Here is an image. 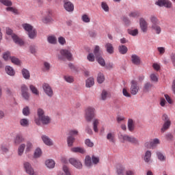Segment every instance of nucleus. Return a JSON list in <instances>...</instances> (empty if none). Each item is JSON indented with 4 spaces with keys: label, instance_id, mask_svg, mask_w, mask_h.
I'll return each instance as SVG.
<instances>
[{
    "label": "nucleus",
    "instance_id": "obj_17",
    "mask_svg": "<svg viewBox=\"0 0 175 175\" xmlns=\"http://www.w3.org/2000/svg\"><path fill=\"white\" fill-rule=\"evenodd\" d=\"M41 139L46 146H53V141L46 135H42Z\"/></svg>",
    "mask_w": 175,
    "mask_h": 175
},
{
    "label": "nucleus",
    "instance_id": "obj_59",
    "mask_svg": "<svg viewBox=\"0 0 175 175\" xmlns=\"http://www.w3.org/2000/svg\"><path fill=\"white\" fill-rule=\"evenodd\" d=\"M3 59H5V61H8V59H9V58H11L10 57V52H9V51L5 52L3 55Z\"/></svg>",
    "mask_w": 175,
    "mask_h": 175
},
{
    "label": "nucleus",
    "instance_id": "obj_21",
    "mask_svg": "<svg viewBox=\"0 0 175 175\" xmlns=\"http://www.w3.org/2000/svg\"><path fill=\"white\" fill-rule=\"evenodd\" d=\"M131 61L134 65H140V57L137 55H132Z\"/></svg>",
    "mask_w": 175,
    "mask_h": 175
},
{
    "label": "nucleus",
    "instance_id": "obj_3",
    "mask_svg": "<svg viewBox=\"0 0 175 175\" xmlns=\"http://www.w3.org/2000/svg\"><path fill=\"white\" fill-rule=\"evenodd\" d=\"M38 116L40 121L43 125H49L51 122V118L49 116L44 115V111L42 109H38Z\"/></svg>",
    "mask_w": 175,
    "mask_h": 175
},
{
    "label": "nucleus",
    "instance_id": "obj_18",
    "mask_svg": "<svg viewBox=\"0 0 175 175\" xmlns=\"http://www.w3.org/2000/svg\"><path fill=\"white\" fill-rule=\"evenodd\" d=\"M24 140H25V139H24V137H23V135L17 134L14 138V144L16 145H18L23 143Z\"/></svg>",
    "mask_w": 175,
    "mask_h": 175
},
{
    "label": "nucleus",
    "instance_id": "obj_29",
    "mask_svg": "<svg viewBox=\"0 0 175 175\" xmlns=\"http://www.w3.org/2000/svg\"><path fill=\"white\" fill-rule=\"evenodd\" d=\"M117 174L118 175H125V168L122 165L117 167Z\"/></svg>",
    "mask_w": 175,
    "mask_h": 175
},
{
    "label": "nucleus",
    "instance_id": "obj_57",
    "mask_svg": "<svg viewBox=\"0 0 175 175\" xmlns=\"http://www.w3.org/2000/svg\"><path fill=\"white\" fill-rule=\"evenodd\" d=\"M85 144L88 146V147H92L94 146V142H91V139H87L85 141Z\"/></svg>",
    "mask_w": 175,
    "mask_h": 175
},
{
    "label": "nucleus",
    "instance_id": "obj_12",
    "mask_svg": "<svg viewBox=\"0 0 175 175\" xmlns=\"http://www.w3.org/2000/svg\"><path fill=\"white\" fill-rule=\"evenodd\" d=\"M42 88L44 90V92L48 96H53L54 95V93L53 92V89L51 88V86L49 83H43L42 84Z\"/></svg>",
    "mask_w": 175,
    "mask_h": 175
},
{
    "label": "nucleus",
    "instance_id": "obj_28",
    "mask_svg": "<svg viewBox=\"0 0 175 175\" xmlns=\"http://www.w3.org/2000/svg\"><path fill=\"white\" fill-rule=\"evenodd\" d=\"M98 125H99V120L94 119L93 121V129L94 131L96 132V133H98L99 131V129H98Z\"/></svg>",
    "mask_w": 175,
    "mask_h": 175
},
{
    "label": "nucleus",
    "instance_id": "obj_61",
    "mask_svg": "<svg viewBox=\"0 0 175 175\" xmlns=\"http://www.w3.org/2000/svg\"><path fill=\"white\" fill-rule=\"evenodd\" d=\"M152 87V85L150 83H147L145 84L144 87V91H148L150 90V88H151Z\"/></svg>",
    "mask_w": 175,
    "mask_h": 175
},
{
    "label": "nucleus",
    "instance_id": "obj_16",
    "mask_svg": "<svg viewBox=\"0 0 175 175\" xmlns=\"http://www.w3.org/2000/svg\"><path fill=\"white\" fill-rule=\"evenodd\" d=\"M64 7L66 12H73L75 10V5L70 1H65Z\"/></svg>",
    "mask_w": 175,
    "mask_h": 175
},
{
    "label": "nucleus",
    "instance_id": "obj_9",
    "mask_svg": "<svg viewBox=\"0 0 175 175\" xmlns=\"http://www.w3.org/2000/svg\"><path fill=\"white\" fill-rule=\"evenodd\" d=\"M131 86L130 88L131 94L132 95H137V94L139 92V90L140 89L139 88V85H137V81L133 80L131 82Z\"/></svg>",
    "mask_w": 175,
    "mask_h": 175
},
{
    "label": "nucleus",
    "instance_id": "obj_20",
    "mask_svg": "<svg viewBox=\"0 0 175 175\" xmlns=\"http://www.w3.org/2000/svg\"><path fill=\"white\" fill-rule=\"evenodd\" d=\"M151 155H152L151 151L147 150L145 152V154L144 157V162H146V163H148L149 162H150L151 161Z\"/></svg>",
    "mask_w": 175,
    "mask_h": 175
},
{
    "label": "nucleus",
    "instance_id": "obj_4",
    "mask_svg": "<svg viewBox=\"0 0 175 175\" xmlns=\"http://www.w3.org/2000/svg\"><path fill=\"white\" fill-rule=\"evenodd\" d=\"M22 27L23 29L27 32L30 39H35V38H36V30L33 27H32V25L28 23H25L22 25Z\"/></svg>",
    "mask_w": 175,
    "mask_h": 175
},
{
    "label": "nucleus",
    "instance_id": "obj_23",
    "mask_svg": "<svg viewBox=\"0 0 175 175\" xmlns=\"http://www.w3.org/2000/svg\"><path fill=\"white\" fill-rule=\"evenodd\" d=\"M45 165L49 169H53L55 166V161L53 159H48L45 161Z\"/></svg>",
    "mask_w": 175,
    "mask_h": 175
},
{
    "label": "nucleus",
    "instance_id": "obj_44",
    "mask_svg": "<svg viewBox=\"0 0 175 175\" xmlns=\"http://www.w3.org/2000/svg\"><path fill=\"white\" fill-rule=\"evenodd\" d=\"M29 88L33 94L35 95H39V91L33 85H30Z\"/></svg>",
    "mask_w": 175,
    "mask_h": 175
},
{
    "label": "nucleus",
    "instance_id": "obj_14",
    "mask_svg": "<svg viewBox=\"0 0 175 175\" xmlns=\"http://www.w3.org/2000/svg\"><path fill=\"white\" fill-rule=\"evenodd\" d=\"M60 54L62 57H64L68 61H72V53L66 49H62L60 51Z\"/></svg>",
    "mask_w": 175,
    "mask_h": 175
},
{
    "label": "nucleus",
    "instance_id": "obj_45",
    "mask_svg": "<svg viewBox=\"0 0 175 175\" xmlns=\"http://www.w3.org/2000/svg\"><path fill=\"white\" fill-rule=\"evenodd\" d=\"M10 59L11 62H12V64H14V65H20L21 64L20 59H18V58L16 57H10Z\"/></svg>",
    "mask_w": 175,
    "mask_h": 175
},
{
    "label": "nucleus",
    "instance_id": "obj_22",
    "mask_svg": "<svg viewBox=\"0 0 175 175\" xmlns=\"http://www.w3.org/2000/svg\"><path fill=\"white\" fill-rule=\"evenodd\" d=\"M170 125H172V122H170V120L165 121L161 128V132L163 133V132L167 131V129L170 128Z\"/></svg>",
    "mask_w": 175,
    "mask_h": 175
},
{
    "label": "nucleus",
    "instance_id": "obj_8",
    "mask_svg": "<svg viewBox=\"0 0 175 175\" xmlns=\"http://www.w3.org/2000/svg\"><path fill=\"white\" fill-rule=\"evenodd\" d=\"M155 5L162 8H166L167 9H172L173 8V3L170 0H158L155 2Z\"/></svg>",
    "mask_w": 175,
    "mask_h": 175
},
{
    "label": "nucleus",
    "instance_id": "obj_5",
    "mask_svg": "<svg viewBox=\"0 0 175 175\" xmlns=\"http://www.w3.org/2000/svg\"><path fill=\"white\" fill-rule=\"evenodd\" d=\"M119 137L121 140H122L123 143H125V142H128V143H131V144H135V145L139 144V139H137L136 137L133 136H129L125 134V135H120Z\"/></svg>",
    "mask_w": 175,
    "mask_h": 175
},
{
    "label": "nucleus",
    "instance_id": "obj_38",
    "mask_svg": "<svg viewBox=\"0 0 175 175\" xmlns=\"http://www.w3.org/2000/svg\"><path fill=\"white\" fill-rule=\"evenodd\" d=\"M48 42L51 43V44H55V43H57V38L54 36H50L48 37Z\"/></svg>",
    "mask_w": 175,
    "mask_h": 175
},
{
    "label": "nucleus",
    "instance_id": "obj_48",
    "mask_svg": "<svg viewBox=\"0 0 175 175\" xmlns=\"http://www.w3.org/2000/svg\"><path fill=\"white\" fill-rule=\"evenodd\" d=\"M99 161H100L99 157L95 155L92 156V163H94V165H98V163H99Z\"/></svg>",
    "mask_w": 175,
    "mask_h": 175
},
{
    "label": "nucleus",
    "instance_id": "obj_19",
    "mask_svg": "<svg viewBox=\"0 0 175 175\" xmlns=\"http://www.w3.org/2000/svg\"><path fill=\"white\" fill-rule=\"evenodd\" d=\"M72 152H79V154H85L86 150L84 148L81 147H74L70 149Z\"/></svg>",
    "mask_w": 175,
    "mask_h": 175
},
{
    "label": "nucleus",
    "instance_id": "obj_6",
    "mask_svg": "<svg viewBox=\"0 0 175 175\" xmlns=\"http://www.w3.org/2000/svg\"><path fill=\"white\" fill-rule=\"evenodd\" d=\"M6 33L7 35L12 36V38L16 44H19V46H23V44H24V41H23L21 38H18L16 34H13V30H12V29L6 28Z\"/></svg>",
    "mask_w": 175,
    "mask_h": 175
},
{
    "label": "nucleus",
    "instance_id": "obj_37",
    "mask_svg": "<svg viewBox=\"0 0 175 175\" xmlns=\"http://www.w3.org/2000/svg\"><path fill=\"white\" fill-rule=\"evenodd\" d=\"M5 10L7 12H11L12 13H14V14H18V10L13 7H7Z\"/></svg>",
    "mask_w": 175,
    "mask_h": 175
},
{
    "label": "nucleus",
    "instance_id": "obj_53",
    "mask_svg": "<svg viewBox=\"0 0 175 175\" xmlns=\"http://www.w3.org/2000/svg\"><path fill=\"white\" fill-rule=\"evenodd\" d=\"M129 35H132V36H136L139 33V30L137 29L133 30H129Z\"/></svg>",
    "mask_w": 175,
    "mask_h": 175
},
{
    "label": "nucleus",
    "instance_id": "obj_39",
    "mask_svg": "<svg viewBox=\"0 0 175 175\" xmlns=\"http://www.w3.org/2000/svg\"><path fill=\"white\" fill-rule=\"evenodd\" d=\"M114 137H116V135L113 133H109L107 135V140L111 143H114Z\"/></svg>",
    "mask_w": 175,
    "mask_h": 175
},
{
    "label": "nucleus",
    "instance_id": "obj_56",
    "mask_svg": "<svg viewBox=\"0 0 175 175\" xmlns=\"http://www.w3.org/2000/svg\"><path fill=\"white\" fill-rule=\"evenodd\" d=\"M101 7L105 10V12H109V5L105 2L101 3Z\"/></svg>",
    "mask_w": 175,
    "mask_h": 175
},
{
    "label": "nucleus",
    "instance_id": "obj_7",
    "mask_svg": "<svg viewBox=\"0 0 175 175\" xmlns=\"http://www.w3.org/2000/svg\"><path fill=\"white\" fill-rule=\"evenodd\" d=\"M95 117V109L94 107H89L85 110V118L86 121L91 122L92 118Z\"/></svg>",
    "mask_w": 175,
    "mask_h": 175
},
{
    "label": "nucleus",
    "instance_id": "obj_60",
    "mask_svg": "<svg viewBox=\"0 0 175 175\" xmlns=\"http://www.w3.org/2000/svg\"><path fill=\"white\" fill-rule=\"evenodd\" d=\"M58 42L59 44H62V46H64V44L66 43V40H65V38L64 37H59L58 38Z\"/></svg>",
    "mask_w": 175,
    "mask_h": 175
},
{
    "label": "nucleus",
    "instance_id": "obj_1",
    "mask_svg": "<svg viewBox=\"0 0 175 175\" xmlns=\"http://www.w3.org/2000/svg\"><path fill=\"white\" fill-rule=\"evenodd\" d=\"M150 21L152 24L150 26L151 29L154 31L157 35H159L161 32H162V29L161 28V26H159V24H161L159 19H158L157 16L152 15L150 17Z\"/></svg>",
    "mask_w": 175,
    "mask_h": 175
},
{
    "label": "nucleus",
    "instance_id": "obj_47",
    "mask_svg": "<svg viewBox=\"0 0 175 175\" xmlns=\"http://www.w3.org/2000/svg\"><path fill=\"white\" fill-rule=\"evenodd\" d=\"M157 155L158 159H159V161H166V157H165L163 156L162 152H157Z\"/></svg>",
    "mask_w": 175,
    "mask_h": 175
},
{
    "label": "nucleus",
    "instance_id": "obj_33",
    "mask_svg": "<svg viewBox=\"0 0 175 175\" xmlns=\"http://www.w3.org/2000/svg\"><path fill=\"white\" fill-rule=\"evenodd\" d=\"M85 165L88 167H91V166H92V161H91V157L90 156H86L85 157Z\"/></svg>",
    "mask_w": 175,
    "mask_h": 175
},
{
    "label": "nucleus",
    "instance_id": "obj_35",
    "mask_svg": "<svg viewBox=\"0 0 175 175\" xmlns=\"http://www.w3.org/2000/svg\"><path fill=\"white\" fill-rule=\"evenodd\" d=\"M0 3H2V5H4V6L10 7L13 6V2L10 0H0Z\"/></svg>",
    "mask_w": 175,
    "mask_h": 175
},
{
    "label": "nucleus",
    "instance_id": "obj_27",
    "mask_svg": "<svg viewBox=\"0 0 175 175\" xmlns=\"http://www.w3.org/2000/svg\"><path fill=\"white\" fill-rule=\"evenodd\" d=\"M19 124L21 126L26 127L29 125V120L26 118H23L20 120Z\"/></svg>",
    "mask_w": 175,
    "mask_h": 175
},
{
    "label": "nucleus",
    "instance_id": "obj_62",
    "mask_svg": "<svg viewBox=\"0 0 175 175\" xmlns=\"http://www.w3.org/2000/svg\"><path fill=\"white\" fill-rule=\"evenodd\" d=\"M69 136H76L79 135V131L77 130H70L69 132Z\"/></svg>",
    "mask_w": 175,
    "mask_h": 175
},
{
    "label": "nucleus",
    "instance_id": "obj_30",
    "mask_svg": "<svg viewBox=\"0 0 175 175\" xmlns=\"http://www.w3.org/2000/svg\"><path fill=\"white\" fill-rule=\"evenodd\" d=\"M118 50L120 54H126V53H128V47L125 46L124 45L119 46Z\"/></svg>",
    "mask_w": 175,
    "mask_h": 175
},
{
    "label": "nucleus",
    "instance_id": "obj_55",
    "mask_svg": "<svg viewBox=\"0 0 175 175\" xmlns=\"http://www.w3.org/2000/svg\"><path fill=\"white\" fill-rule=\"evenodd\" d=\"M29 113H30L29 107H25V108H23V116H27L29 114Z\"/></svg>",
    "mask_w": 175,
    "mask_h": 175
},
{
    "label": "nucleus",
    "instance_id": "obj_64",
    "mask_svg": "<svg viewBox=\"0 0 175 175\" xmlns=\"http://www.w3.org/2000/svg\"><path fill=\"white\" fill-rule=\"evenodd\" d=\"M150 79L152 81H158V77L155 74H151Z\"/></svg>",
    "mask_w": 175,
    "mask_h": 175
},
{
    "label": "nucleus",
    "instance_id": "obj_51",
    "mask_svg": "<svg viewBox=\"0 0 175 175\" xmlns=\"http://www.w3.org/2000/svg\"><path fill=\"white\" fill-rule=\"evenodd\" d=\"M64 80L67 83H73L75 81L73 77H70V76H64Z\"/></svg>",
    "mask_w": 175,
    "mask_h": 175
},
{
    "label": "nucleus",
    "instance_id": "obj_40",
    "mask_svg": "<svg viewBox=\"0 0 175 175\" xmlns=\"http://www.w3.org/2000/svg\"><path fill=\"white\" fill-rule=\"evenodd\" d=\"M97 81L99 84H102L105 81V75L102 73H98L97 77Z\"/></svg>",
    "mask_w": 175,
    "mask_h": 175
},
{
    "label": "nucleus",
    "instance_id": "obj_10",
    "mask_svg": "<svg viewBox=\"0 0 175 175\" xmlns=\"http://www.w3.org/2000/svg\"><path fill=\"white\" fill-rule=\"evenodd\" d=\"M68 162L70 163V165H72V166H74L77 169H82L83 167V164L81 163V161L77 159L76 158L69 159Z\"/></svg>",
    "mask_w": 175,
    "mask_h": 175
},
{
    "label": "nucleus",
    "instance_id": "obj_36",
    "mask_svg": "<svg viewBox=\"0 0 175 175\" xmlns=\"http://www.w3.org/2000/svg\"><path fill=\"white\" fill-rule=\"evenodd\" d=\"M67 143L68 147H72L73 146V143H75V137L68 136L67 138Z\"/></svg>",
    "mask_w": 175,
    "mask_h": 175
},
{
    "label": "nucleus",
    "instance_id": "obj_15",
    "mask_svg": "<svg viewBox=\"0 0 175 175\" xmlns=\"http://www.w3.org/2000/svg\"><path fill=\"white\" fill-rule=\"evenodd\" d=\"M24 167L26 170V173L30 175H33L35 172L33 171V168L31 166V164L28 162H25L24 163Z\"/></svg>",
    "mask_w": 175,
    "mask_h": 175
},
{
    "label": "nucleus",
    "instance_id": "obj_52",
    "mask_svg": "<svg viewBox=\"0 0 175 175\" xmlns=\"http://www.w3.org/2000/svg\"><path fill=\"white\" fill-rule=\"evenodd\" d=\"M87 59L88 61H90V62H94V61H95V56H94V53H89Z\"/></svg>",
    "mask_w": 175,
    "mask_h": 175
},
{
    "label": "nucleus",
    "instance_id": "obj_11",
    "mask_svg": "<svg viewBox=\"0 0 175 175\" xmlns=\"http://www.w3.org/2000/svg\"><path fill=\"white\" fill-rule=\"evenodd\" d=\"M139 27L142 32L146 33L148 31V23L144 19V18H139Z\"/></svg>",
    "mask_w": 175,
    "mask_h": 175
},
{
    "label": "nucleus",
    "instance_id": "obj_25",
    "mask_svg": "<svg viewBox=\"0 0 175 175\" xmlns=\"http://www.w3.org/2000/svg\"><path fill=\"white\" fill-rule=\"evenodd\" d=\"M5 72L7 74L9 75V76H14V75L16 73L14 72V70L13 69V68H12L10 66H5Z\"/></svg>",
    "mask_w": 175,
    "mask_h": 175
},
{
    "label": "nucleus",
    "instance_id": "obj_24",
    "mask_svg": "<svg viewBox=\"0 0 175 175\" xmlns=\"http://www.w3.org/2000/svg\"><path fill=\"white\" fill-rule=\"evenodd\" d=\"M105 49L109 54H113V53H114V47H113V44L110 43L105 44Z\"/></svg>",
    "mask_w": 175,
    "mask_h": 175
},
{
    "label": "nucleus",
    "instance_id": "obj_46",
    "mask_svg": "<svg viewBox=\"0 0 175 175\" xmlns=\"http://www.w3.org/2000/svg\"><path fill=\"white\" fill-rule=\"evenodd\" d=\"M107 96H109V93L106 90H103L101 93V100H106L107 99Z\"/></svg>",
    "mask_w": 175,
    "mask_h": 175
},
{
    "label": "nucleus",
    "instance_id": "obj_32",
    "mask_svg": "<svg viewBox=\"0 0 175 175\" xmlns=\"http://www.w3.org/2000/svg\"><path fill=\"white\" fill-rule=\"evenodd\" d=\"M128 129L130 132H133L135 129V125L133 124V120L132 119L128 120Z\"/></svg>",
    "mask_w": 175,
    "mask_h": 175
},
{
    "label": "nucleus",
    "instance_id": "obj_58",
    "mask_svg": "<svg viewBox=\"0 0 175 175\" xmlns=\"http://www.w3.org/2000/svg\"><path fill=\"white\" fill-rule=\"evenodd\" d=\"M51 17L50 16H46L42 19V23L44 24H49V23H51Z\"/></svg>",
    "mask_w": 175,
    "mask_h": 175
},
{
    "label": "nucleus",
    "instance_id": "obj_43",
    "mask_svg": "<svg viewBox=\"0 0 175 175\" xmlns=\"http://www.w3.org/2000/svg\"><path fill=\"white\" fill-rule=\"evenodd\" d=\"M151 144H152V148L153 150V148H155V147H157L158 146V144H159L161 142H159V140L158 139H154L153 140L150 141Z\"/></svg>",
    "mask_w": 175,
    "mask_h": 175
},
{
    "label": "nucleus",
    "instance_id": "obj_26",
    "mask_svg": "<svg viewBox=\"0 0 175 175\" xmlns=\"http://www.w3.org/2000/svg\"><path fill=\"white\" fill-rule=\"evenodd\" d=\"M94 84H95V81L94 78L90 77L86 80V87L88 88H91V87H92Z\"/></svg>",
    "mask_w": 175,
    "mask_h": 175
},
{
    "label": "nucleus",
    "instance_id": "obj_31",
    "mask_svg": "<svg viewBox=\"0 0 175 175\" xmlns=\"http://www.w3.org/2000/svg\"><path fill=\"white\" fill-rule=\"evenodd\" d=\"M24 150H25V144H22L18 148V155L21 157V155H23V154H24Z\"/></svg>",
    "mask_w": 175,
    "mask_h": 175
},
{
    "label": "nucleus",
    "instance_id": "obj_41",
    "mask_svg": "<svg viewBox=\"0 0 175 175\" xmlns=\"http://www.w3.org/2000/svg\"><path fill=\"white\" fill-rule=\"evenodd\" d=\"M81 20L83 23H86L91 22V18H90V16L85 14L82 15Z\"/></svg>",
    "mask_w": 175,
    "mask_h": 175
},
{
    "label": "nucleus",
    "instance_id": "obj_42",
    "mask_svg": "<svg viewBox=\"0 0 175 175\" xmlns=\"http://www.w3.org/2000/svg\"><path fill=\"white\" fill-rule=\"evenodd\" d=\"M40 157H42V149L38 148L36 149V150H35L34 157L40 158Z\"/></svg>",
    "mask_w": 175,
    "mask_h": 175
},
{
    "label": "nucleus",
    "instance_id": "obj_34",
    "mask_svg": "<svg viewBox=\"0 0 175 175\" xmlns=\"http://www.w3.org/2000/svg\"><path fill=\"white\" fill-rule=\"evenodd\" d=\"M22 75L24 79H26L27 80L29 79V77H31V75H29V71L28 70L23 68L22 70Z\"/></svg>",
    "mask_w": 175,
    "mask_h": 175
},
{
    "label": "nucleus",
    "instance_id": "obj_2",
    "mask_svg": "<svg viewBox=\"0 0 175 175\" xmlns=\"http://www.w3.org/2000/svg\"><path fill=\"white\" fill-rule=\"evenodd\" d=\"M94 54L96 57V59L97 62L101 66H105L106 63L105 62V59L102 57V51H100V47L96 45L94 50Z\"/></svg>",
    "mask_w": 175,
    "mask_h": 175
},
{
    "label": "nucleus",
    "instance_id": "obj_54",
    "mask_svg": "<svg viewBox=\"0 0 175 175\" xmlns=\"http://www.w3.org/2000/svg\"><path fill=\"white\" fill-rule=\"evenodd\" d=\"M122 94H123L124 96H126V98H131V93H129L128 92L126 88H123Z\"/></svg>",
    "mask_w": 175,
    "mask_h": 175
},
{
    "label": "nucleus",
    "instance_id": "obj_13",
    "mask_svg": "<svg viewBox=\"0 0 175 175\" xmlns=\"http://www.w3.org/2000/svg\"><path fill=\"white\" fill-rule=\"evenodd\" d=\"M21 90V94H22L23 98H24L25 100H28V99H29V94L28 93V87H27V85H22Z\"/></svg>",
    "mask_w": 175,
    "mask_h": 175
},
{
    "label": "nucleus",
    "instance_id": "obj_63",
    "mask_svg": "<svg viewBox=\"0 0 175 175\" xmlns=\"http://www.w3.org/2000/svg\"><path fill=\"white\" fill-rule=\"evenodd\" d=\"M1 150L2 152L6 153L9 151V148L6 146V145H1Z\"/></svg>",
    "mask_w": 175,
    "mask_h": 175
},
{
    "label": "nucleus",
    "instance_id": "obj_50",
    "mask_svg": "<svg viewBox=\"0 0 175 175\" xmlns=\"http://www.w3.org/2000/svg\"><path fill=\"white\" fill-rule=\"evenodd\" d=\"M129 17H133V18H136V17H140V12L135 11V12H132L129 14Z\"/></svg>",
    "mask_w": 175,
    "mask_h": 175
},
{
    "label": "nucleus",
    "instance_id": "obj_49",
    "mask_svg": "<svg viewBox=\"0 0 175 175\" xmlns=\"http://www.w3.org/2000/svg\"><path fill=\"white\" fill-rule=\"evenodd\" d=\"M32 147H33L32 143L30 142H27L26 144V152H29V151L32 150Z\"/></svg>",
    "mask_w": 175,
    "mask_h": 175
}]
</instances>
